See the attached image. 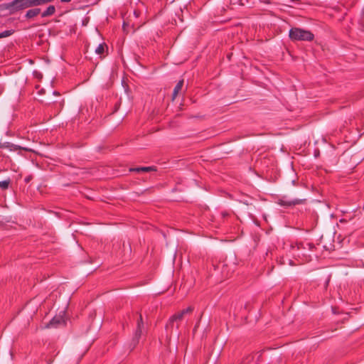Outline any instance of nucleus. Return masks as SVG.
I'll list each match as a JSON object with an SVG mask.
<instances>
[{
  "mask_svg": "<svg viewBox=\"0 0 364 364\" xmlns=\"http://www.w3.org/2000/svg\"><path fill=\"white\" fill-rule=\"evenodd\" d=\"M61 2H70L71 0H60Z\"/></svg>",
  "mask_w": 364,
  "mask_h": 364,
  "instance_id": "dca6fc26",
  "label": "nucleus"
},
{
  "mask_svg": "<svg viewBox=\"0 0 364 364\" xmlns=\"http://www.w3.org/2000/svg\"><path fill=\"white\" fill-rule=\"evenodd\" d=\"M40 13H41V9H39V8L31 9H29L28 11H27L25 16L27 18H32L38 16Z\"/></svg>",
  "mask_w": 364,
  "mask_h": 364,
  "instance_id": "6e6552de",
  "label": "nucleus"
},
{
  "mask_svg": "<svg viewBox=\"0 0 364 364\" xmlns=\"http://www.w3.org/2000/svg\"><path fill=\"white\" fill-rule=\"evenodd\" d=\"M292 250L294 251L295 249H296L297 250H306L308 249L309 251H313L314 249L315 248V245L313 244V243H311V242H306V243H304V242H296L295 244V245H291V246Z\"/></svg>",
  "mask_w": 364,
  "mask_h": 364,
  "instance_id": "39448f33",
  "label": "nucleus"
},
{
  "mask_svg": "<svg viewBox=\"0 0 364 364\" xmlns=\"http://www.w3.org/2000/svg\"><path fill=\"white\" fill-rule=\"evenodd\" d=\"M54 94H55V95H58V93L57 92H54Z\"/></svg>",
  "mask_w": 364,
  "mask_h": 364,
  "instance_id": "a211bd4d",
  "label": "nucleus"
},
{
  "mask_svg": "<svg viewBox=\"0 0 364 364\" xmlns=\"http://www.w3.org/2000/svg\"><path fill=\"white\" fill-rule=\"evenodd\" d=\"M55 12V7L53 5L49 6L42 14L43 18L52 16Z\"/></svg>",
  "mask_w": 364,
  "mask_h": 364,
  "instance_id": "9b49d317",
  "label": "nucleus"
},
{
  "mask_svg": "<svg viewBox=\"0 0 364 364\" xmlns=\"http://www.w3.org/2000/svg\"><path fill=\"white\" fill-rule=\"evenodd\" d=\"M289 36L292 41H312L314 38V35L310 31L297 27L289 30Z\"/></svg>",
  "mask_w": 364,
  "mask_h": 364,
  "instance_id": "f03ea898",
  "label": "nucleus"
},
{
  "mask_svg": "<svg viewBox=\"0 0 364 364\" xmlns=\"http://www.w3.org/2000/svg\"><path fill=\"white\" fill-rule=\"evenodd\" d=\"M54 0H14L6 4L4 8L11 12L18 11L29 7L44 5L53 1Z\"/></svg>",
  "mask_w": 364,
  "mask_h": 364,
  "instance_id": "f257e3e1",
  "label": "nucleus"
},
{
  "mask_svg": "<svg viewBox=\"0 0 364 364\" xmlns=\"http://www.w3.org/2000/svg\"><path fill=\"white\" fill-rule=\"evenodd\" d=\"M155 168L154 166H144V167H138L134 168H131V171L136 172H148L151 171H155Z\"/></svg>",
  "mask_w": 364,
  "mask_h": 364,
  "instance_id": "f8f14e48",
  "label": "nucleus"
},
{
  "mask_svg": "<svg viewBox=\"0 0 364 364\" xmlns=\"http://www.w3.org/2000/svg\"><path fill=\"white\" fill-rule=\"evenodd\" d=\"M11 34H12L11 31H5L2 33H0V38L8 37V36H11Z\"/></svg>",
  "mask_w": 364,
  "mask_h": 364,
  "instance_id": "2eb2a0df",
  "label": "nucleus"
},
{
  "mask_svg": "<svg viewBox=\"0 0 364 364\" xmlns=\"http://www.w3.org/2000/svg\"><path fill=\"white\" fill-rule=\"evenodd\" d=\"M105 43H100L98 45V46L95 49V53L98 55H102L105 52V48L106 47Z\"/></svg>",
  "mask_w": 364,
  "mask_h": 364,
  "instance_id": "ddd939ff",
  "label": "nucleus"
},
{
  "mask_svg": "<svg viewBox=\"0 0 364 364\" xmlns=\"http://www.w3.org/2000/svg\"><path fill=\"white\" fill-rule=\"evenodd\" d=\"M10 183L11 180L9 178L0 181V188L3 190H6L9 188Z\"/></svg>",
  "mask_w": 364,
  "mask_h": 364,
  "instance_id": "4468645a",
  "label": "nucleus"
},
{
  "mask_svg": "<svg viewBox=\"0 0 364 364\" xmlns=\"http://www.w3.org/2000/svg\"><path fill=\"white\" fill-rule=\"evenodd\" d=\"M143 325H144V323H143L142 316H141V315H140L139 319L137 321V328L136 329V331H135L134 336V341L135 342H138L139 338L141 337Z\"/></svg>",
  "mask_w": 364,
  "mask_h": 364,
  "instance_id": "423d86ee",
  "label": "nucleus"
},
{
  "mask_svg": "<svg viewBox=\"0 0 364 364\" xmlns=\"http://www.w3.org/2000/svg\"><path fill=\"white\" fill-rule=\"evenodd\" d=\"M183 86V80H179L175 86L173 92V100L177 97Z\"/></svg>",
  "mask_w": 364,
  "mask_h": 364,
  "instance_id": "9d476101",
  "label": "nucleus"
},
{
  "mask_svg": "<svg viewBox=\"0 0 364 364\" xmlns=\"http://www.w3.org/2000/svg\"><path fill=\"white\" fill-rule=\"evenodd\" d=\"M65 321L63 316L59 315L53 318L48 325V327H57L59 325L65 324Z\"/></svg>",
  "mask_w": 364,
  "mask_h": 364,
  "instance_id": "0eeeda50",
  "label": "nucleus"
},
{
  "mask_svg": "<svg viewBox=\"0 0 364 364\" xmlns=\"http://www.w3.org/2000/svg\"><path fill=\"white\" fill-rule=\"evenodd\" d=\"M290 264H291V265H293V264H294L291 260H290Z\"/></svg>",
  "mask_w": 364,
  "mask_h": 364,
  "instance_id": "f3484780",
  "label": "nucleus"
},
{
  "mask_svg": "<svg viewBox=\"0 0 364 364\" xmlns=\"http://www.w3.org/2000/svg\"><path fill=\"white\" fill-rule=\"evenodd\" d=\"M306 201V199H294V200H286L284 198L279 199L278 204L282 206L290 207L296 205L304 204Z\"/></svg>",
  "mask_w": 364,
  "mask_h": 364,
  "instance_id": "20e7f679",
  "label": "nucleus"
},
{
  "mask_svg": "<svg viewBox=\"0 0 364 364\" xmlns=\"http://www.w3.org/2000/svg\"><path fill=\"white\" fill-rule=\"evenodd\" d=\"M0 149H7L10 151H17L20 149V146L17 145H14L13 144H11L9 142H5V143H0Z\"/></svg>",
  "mask_w": 364,
  "mask_h": 364,
  "instance_id": "1a4fd4ad",
  "label": "nucleus"
},
{
  "mask_svg": "<svg viewBox=\"0 0 364 364\" xmlns=\"http://www.w3.org/2000/svg\"><path fill=\"white\" fill-rule=\"evenodd\" d=\"M193 307L188 306V308L184 309L181 311L176 313L175 314H173V316H171L169 318V319L166 325V328H172L175 322L178 323V322L182 321L186 315L191 314L193 312Z\"/></svg>",
  "mask_w": 364,
  "mask_h": 364,
  "instance_id": "7ed1b4c3",
  "label": "nucleus"
}]
</instances>
